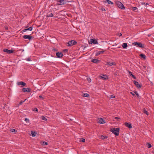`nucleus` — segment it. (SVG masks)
<instances>
[{"mask_svg": "<svg viewBox=\"0 0 154 154\" xmlns=\"http://www.w3.org/2000/svg\"><path fill=\"white\" fill-rule=\"evenodd\" d=\"M22 51H24V50L23 49V50H22Z\"/></svg>", "mask_w": 154, "mask_h": 154, "instance_id": "nucleus-58", "label": "nucleus"}, {"mask_svg": "<svg viewBox=\"0 0 154 154\" xmlns=\"http://www.w3.org/2000/svg\"><path fill=\"white\" fill-rule=\"evenodd\" d=\"M33 111L38 112V110L36 108H35L33 110Z\"/></svg>", "mask_w": 154, "mask_h": 154, "instance_id": "nucleus-38", "label": "nucleus"}, {"mask_svg": "<svg viewBox=\"0 0 154 154\" xmlns=\"http://www.w3.org/2000/svg\"><path fill=\"white\" fill-rule=\"evenodd\" d=\"M22 90L24 92H30L31 91V89L29 88H23Z\"/></svg>", "mask_w": 154, "mask_h": 154, "instance_id": "nucleus-11", "label": "nucleus"}, {"mask_svg": "<svg viewBox=\"0 0 154 154\" xmlns=\"http://www.w3.org/2000/svg\"><path fill=\"white\" fill-rule=\"evenodd\" d=\"M106 1L108 4H113V3L109 0H106Z\"/></svg>", "mask_w": 154, "mask_h": 154, "instance_id": "nucleus-24", "label": "nucleus"}, {"mask_svg": "<svg viewBox=\"0 0 154 154\" xmlns=\"http://www.w3.org/2000/svg\"><path fill=\"white\" fill-rule=\"evenodd\" d=\"M146 146L147 147L149 148H151L152 146L151 144L149 143L146 144Z\"/></svg>", "mask_w": 154, "mask_h": 154, "instance_id": "nucleus-25", "label": "nucleus"}, {"mask_svg": "<svg viewBox=\"0 0 154 154\" xmlns=\"http://www.w3.org/2000/svg\"><path fill=\"white\" fill-rule=\"evenodd\" d=\"M134 84L136 86L137 88H140L141 87V84H139L138 82L134 80L133 82Z\"/></svg>", "mask_w": 154, "mask_h": 154, "instance_id": "nucleus-8", "label": "nucleus"}, {"mask_svg": "<svg viewBox=\"0 0 154 154\" xmlns=\"http://www.w3.org/2000/svg\"><path fill=\"white\" fill-rule=\"evenodd\" d=\"M143 112L144 113V108L143 109Z\"/></svg>", "mask_w": 154, "mask_h": 154, "instance_id": "nucleus-53", "label": "nucleus"}, {"mask_svg": "<svg viewBox=\"0 0 154 154\" xmlns=\"http://www.w3.org/2000/svg\"><path fill=\"white\" fill-rule=\"evenodd\" d=\"M137 9V8L136 7H132L131 9V10L133 11H135Z\"/></svg>", "mask_w": 154, "mask_h": 154, "instance_id": "nucleus-27", "label": "nucleus"}, {"mask_svg": "<svg viewBox=\"0 0 154 154\" xmlns=\"http://www.w3.org/2000/svg\"><path fill=\"white\" fill-rule=\"evenodd\" d=\"M110 131L112 132L116 136H118L119 135V128H113L110 129Z\"/></svg>", "mask_w": 154, "mask_h": 154, "instance_id": "nucleus-1", "label": "nucleus"}, {"mask_svg": "<svg viewBox=\"0 0 154 154\" xmlns=\"http://www.w3.org/2000/svg\"><path fill=\"white\" fill-rule=\"evenodd\" d=\"M23 37L24 39H28L29 40L33 39L34 37L33 36H31L30 35H24Z\"/></svg>", "mask_w": 154, "mask_h": 154, "instance_id": "nucleus-7", "label": "nucleus"}, {"mask_svg": "<svg viewBox=\"0 0 154 154\" xmlns=\"http://www.w3.org/2000/svg\"><path fill=\"white\" fill-rule=\"evenodd\" d=\"M56 55L57 57L60 58L63 56V54L61 52H57L56 53Z\"/></svg>", "mask_w": 154, "mask_h": 154, "instance_id": "nucleus-10", "label": "nucleus"}, {"mask_svg": "<svg viewBox=\"0 0 154 154\" xmlns=\"http://www.w3.org/2000/svg\"><path fill=\"white\" fill-rule=\"evenodd\" d=\"M145 114H146L147 115H148V112H147L145 110Z\"/></svg>", "mask_w": 154, "mask_h": 154, "instance_id": "nucleus-43", "label": "nucleus"}, {"mask_svg": "<svg viewBox=\"0 0 154 154\" xmlns=\"http://www.w3.org/2000/svg\"><path fill=\"white\" fill-rule=\"evenodd\" d=\"M116 4L119 8L123 9H125V7L124 5L119 1H116Z\"/></svg>", "mask_w": 154, "mask_h": 154, "instance_id": "nucleus-2", "label": "nucleus"}, {"mask_svg": "<svg viewBox=\"0 0 154 154\" xmlns=\"http://www.w3.org/2000/svg\"><path fill=\"white\" fill-rule=\"evenodd\" d=\"M90 44L93 43L94 44H97L98 43L97 40L95 39H91L90 40V42H89Z\"/></svg>", "mask_w": 154, "mask_h": 154, "instance_id": "nucleus-5", "label": "nucleus"}, {"mask_svg": "<svg viewBox=\"0 0 154 154\" xmlns=\"http://www.w3.org/2000/svg\"><path fill=\"white\" fill-rule=\"evenodd\" d=\"M101 79H102L103 80H106L107 79V77L106 76V77H104L101 76Z\"/></svg>", "mask_w": 154, "mask_h": 154, "instance_id": "nucleus-34", "label": "nucleus"}, {"mask_svg": "<svg viewBox=\"0 0 154 154\" xmlns=\"http://www.w3.org/2000/svg\"><path fill=\"white\" fill-rule=\"evenodd\" d=\"M137 47H140V48H143V44L141 43L138 42V44L137 45Z\"/></svg>", "mask_w": 154, "mask_h": 154, "instance_id": "nucleus-21", "label": "nucleus"}, {"mask_svg": "<svg viewBox=\"0 0 154 154\" xmlns=\"http://www.w3.org/2000/svg\"><path fill=\"white\" fill-rule=\"evenodd\" d=\"M83 96L84 97H88L89 96V94H87V93H84L83 94Z\"/></svg>", "mask_w": 154, "mask_h": 154, "instance_id": "nucleus-23", "label": "nucleus"}, {"mask_svg": "<svg viewBox=\"0 0 154 154\" xmlns=\"http://www.w3.org/2000/svg\"><path fill=\"white\" fill-rule=\"evenodd\" d=\"M130 93L133 96H135V94H134L133 92H130Z\"/></svg>", "mask_w": 154, "mask_h": 154, "instance_id": "nucleus-44", "label": "nucleus"}, {"mask_svg": "<svg viewBox=\"0 0 154 154\" xmlns=\"http://www.w3.org/2000/svg\"><path fill=\"white\" fill-rule=\"evenodd\" d=\"M63 51L65 53H67L68 51V50L67 49H65L63 50Z\"/></svg>", "mask_w": 154, "mask_h": 154, "instance_id": "nucleus-40", "label": "nucleus"}, {"mask_svg": "<svg viewBox=\"0 0 154 154\" xmlns=\"http://www.w3.org/2000/svg\"><path fill=\"white\" fill-rule=\"evenodd\" d=\"M133 92H134V93H135L136 94V95L138 97H139V95L137 91H134Z\"/></svg>", "mask_w": 154, "mask_h": 154, "instance_id": "nucleus-26", "label": "nucleus"}, {"mask_svg": "<svg viewBox=\"0 0 154 154\" xmlns=\"http://www.w3.org/2000/svg\"><path fill=\"white\" fill-rule=\"evenodd\" d=\"M106 64L109 66L116 65V63L112 62H108L106 63Z\"/></svg>", "mask_w": 154, "mask_h": 154, "instance_id": "nucleus-13", "label": "nucleus"}, {"mask_svg": "<svg viewBox=\"0 0 154 154\" xmlns=\"http://www.w3.org/2000/svg\"><path fill=\"white\" fill-rule=\"evenodd\" d=\"M140 57H141L142 58H143L144 59V54H140L139 55Z\"/></svg>", "mask_w": 154, "mask_h": 154, "instance_id": "nucleus-28", "label": "nucleus"}, {"mask_svg": "<svg viewBox=\"0 0 154 154\" xmlns=\"http://www.w3.org/2000/svg\"><path fill=\"white\" fill-rule=\"evenodd\" d=\"M102 10L103 11H106L105 9H104H104H102Z\"/></svg>", "mask_w": 154, "mask_h": 154, "instance_id": "nucleus-51", "label": "nucleus"}, {"mask_svg": "<svg viewBox=\"0 0 154 154\" xmlns=\"http://www.w3.org/2000/svg\"><path fill=\"white\" fill-rule=\"evenodd\" d=\"M128 73H129V75L130 76H131L134 79H136V77L134 75H133L132 74V73L131 72L129 71Z\"/></svg>", "mask_w": 154, "mask_h": 154, "instance_id": "nucleus-15", "label": "nucleus"}, {"mask_svg": "<svg viewBox=\"0 0 154 154\" xmlns=\"http://www.w3.org/2000/svg\"><path fill=\"white\" fill-rule=\"evenodd\" d=\"M87 80L89 82H90L91 81V79L89 78L87 79Z\"/></svg>", "mask_w": 154, "mask_h": 154, "instance_id": "nucleus-39", "label": "nucleus"}, {"mask_svg": "<svg viewBox=\"0 0 154 154\" xmlns=\"http://www.w3.org/2000/svg\"><path fill=\"white\" fill-rule=\"evenodd\" d=\"M22 31H23V32H26V29H25L23 30Z\"/></svg>", "mask_w": 154, "mask_h": 154, "instance_id": "nucleus-50", "label": "nucleus"}, {"mask_svg": "<svg viewBox=\"0 0 154 154\" xmlns=\"http://www.w3.org/2000/svg\"><path fill=\"white\" fill-rule=\"evenodd\" d=\"M122 48H125V49L126 48L128 47L127 44V43H123L122 45Z\"/></svg>", "mask_w": 154, "mask_h": 154, "instance_id": "nucleus-18", "label": "nucleus"}, {"mask_svg": "<svg viewBox=\"0 0 154 154\" xmlns=\"http://www.w3.org/2000/svg\"><path fill=\"white\" fill-rule=\"evenodd\" d=\"M104 52V51L103 50L100 51H98L96 53V56H97L103 53Z\"/></svg>", "mask_w": 154, "mask_h": 154, "instance_id": "nucleus-16", "label": "nucleus"}, {"mask_svg": "<svg viewBox=\"0 0 154 154\" xmlns=\"http://www.w3.org/2000/svg\"><path fill=\"white\" fill-rule=\"evenodd\" d=\"M107 138V137L106 136H103L101 135L100 136V139L102 140H104L105 139H106Z\"/></svg>", "mask_w": 154, "mask_h": 154, "instance_id": "nucleus-20", "label": "nucleus"}, {"mask_svg": "<svg viewBox=\"0 0 154 154\" xmlns=\"http://www.w3.org/2000/svg\"><path fill=\"white\" fill-rule=\"evenodd\" d=\"M68 1H66L65 0H58L57 2L59 3L58 4L59 5H63L66 4V2H68Z\"/></svg>", "mask_w": 154, "mask_h": 154, "instance_id": "nucleus-6", "label": "nucleus"}, {"mask_svg": "<svg viewBox=\"0 0 154 154\" xmlns=\"http://www.w3.org/2000/svg\"><path fill=\"white\" fill-rule=\"evenodd\" d=\"M103 75V76H105V75Z\"/></svg>", "mask_w": 154, "mask_h": 154, "instance_id": "nucleus-57", "label": "nucleus"}, {"mask_svg": "<svg viewBox=\"0 0 154 154\" xmlns=\"http://www.w3.org/2000/svg\"><path fill=\"white\" fill-rule=\"evenodd\" d=\"M115 119H120L119 118L117 117H115Z\"/></svg>", "mask_w": 154, "mask_h": 154, "instance_id": "nucleus-47", "label": "nucleus"}, {"mask_svg": "<svg viewBox=\"0 0 154 154\" xmlns=\"http://www.w3.org/2000/svg\"><path fill=\"white\" fill-rule=\"evenodd\" d=\"M100 61L99 60L97 59H94L91 60V62L94 63H97L99 62Z\"/></svg>", "mask_w": 154, "mask_h": 154, "instance_id": "nucleus-19", "label": "nucleus"}, {"mask_svg": "<svg viewBox=\"0 0 154 154\" xmlns=\"http://www.w3.org/2000/svg\"><path fill=\"white\" fill-rule=\"evenodd\" d=\"M11 131L12 132H17V131L16 130L13 128L11 129Z\"/></svg>", "mask_w": 154, "mask_h": 154, "instance_id": "nucleus-30", "label": "nucleus"}, {"mask_svg": "<svg viewBox=\"0 0 154 154\" xmlns=\"http://www.w3.org/2000/svg\"><path fill=\"white\" fill-rule=\"evenodd\" d=\"M151 34H148V35H147V36H148V37H149L150 36H151Z\"/></svg>", "mask_w": 154, "mask_h": 154, "instance_id": "nucleus-52", "label": "nucleus"}, {"mask_svg": "<svg viewBox=\"0 0 154 154\" xmlns=\"http://www.w3.org/2000/svg\"><path fill=\"white\" fill-rule=\"evenodd\" d=\"M48 144V143L47 142L44 141L42 143V145H46Z\"/></svg>", "mask_w": 154, "mask_h": 154, "instance_id": "nucleus-35", "label": "nucleus"}, {"mask_svg": "<svg viewBox=\"0 0 154 154\" xmlns=\"http://www.w3.org/2000/svg\"><path fill=\"white\" fill-rule=\"evenodd\" d=\"M32 29V27H30L29 28V30L31 31Z\"/></svg>", "mask_w": 154, "mask_h": 154, "instance_id": "nucleus-42", "label": "nucleus"}, {"mask_svg": "<svg viewBox=\"0 0 154 154\" xmlns=\"http://www.w3.org/2000/svg\"><path fill=\"white\" fill-rule=\"evenodd\" d=\"M26 60L28 61H32L31 58L30 57H28L26 59Z\"/></svg>", "mask_w": 154, "mask_h": 154, "instance_id": "nucleus-37", "label": "nucleus"}, {"mask_svg": "<svg viewBox=\"0 0 154 154\" xmlns=\"http://www.w3.org/2000/svg\"><path fill=\"white\" fill-rule=\"evenodd\" d=\"M77 43V42L75 40H72L69 41L68 43V46L69 47L71 46L74 45L76 44Z\"/></svg>", "mask_w": 154, "mask_h": 154, "instance_id": "nucleus-3", "label": "nucleus"}, {"mask_svg": "<svg viewBox=\"0 0 154 154\" xmlns=\"http://www.w3.org/2000/svg\"><path fill=\"white\" fill-rule=\"evenodd\" d=\"M148 5V4L146 3V4L145 3V5Z\"/></svg>", "mask_w": 154, "mask_h": 154, "instance_id": "nucleus-55", "label": "nucleus"}, {"mask_svg": "<svg viewBox=\"0 0 154 154\" xmlns=\"http://www.w3.org/2000/svg\"><path fill=\"white\" fill-rule=\"evenodd\" d=\"M110 97L112 98H114L115 97V96L113 95H110Z\"/></svg>", "mask_w": 154, "mask_h": 154, "instance_id": "nucleus-41", "label": "nucleus"}, {"mask_svg": "<svg viewBox=\"0 0 154 154\" xmlns=\"http://www.w3.org/2000/svg\"><path fill=\"white\" fill-rule=\"evenodd\" d=\"M53 50H54V51H57V50L56 48H53L52 49Z\"/></svg>", "mask_w": 154, "mask_h": 154, "instance_id": "nucleus-45", "label": "nucleus"}, {"mask_svg": "<svg viewBox=\"0 0 154 154\" xmlns=\"http://www.w3.org/2000/svg\"><path fill=\"white\" fill-rule=\"evenodd\" d=\"M54 15L52 13L49 12L47 14L46 17H52Z\"/></svg>", "mask_w": 154, "mask_h": 154, "instance_id": "nucleus-17", "label": "nucleus"}, {"mask_svg": "<svg viewBox=\"0 0 154 154\" xmlns=\"http://www.w3.org/2000/svg\"><path fill=\"white\" fill-rule=\"evenodd\" d=\"M3 51L5 52H6L8 54H11L14 52V51L13 50H9L7 49H4L3 50Z\"/></svg>", "mask_w": 154, "mask_h": 154, "instance_id": "nucleus-4", "label": "nucleus"}, {"mask_svg": "<svg viewBox=\"0 0 154 154\" xmlns=\"http://www.w3.org/2000/svg\"><path fill=\"white\" fill-rule=\"evenodd\" d=\"M26 99L24 101H22V100H21L20 101V103H19V105H21L23 104V103H24L26 100Z\"/></svg>", "mask_w": 154, "mask_h": 154, "instance_id": "nucleus-32", "label": "nucleus"}, {"mask_svg": "<svg viewBox=\"0 0 154 154\" xmlns=\"http://www.w3.org/2000/svg\"><path fill=\"white\" fill-rule=\"evenodd\" d=\"M98 123L100 124H104L105 123V122H104L102 118H100L99 119Z\"/></svg>", "mask_w": 154, "mask_h": 154, "instance_id": "nucleus-14", "label": "nucleus"}, {"mask_svg": "<svg viewBox=\"0 0 154 154\" xmlns=\"http://www.w3.org/2000/svg\"><path fill=\"white\" fill-rule=\"evenodd\" d=\"M5 28L6 30H8V26H6Z\"/></svg>", "mask_w": 154, "mask_h": 154, "instance_id": "nucleus-49", "label": "nucleus"}, {"mask_svg": "<svg viewBox=\"0 0 154 154\" xmlns=\"http://www.w3.org/2000/svg\"><path fill=\"white\" fill-rule=\"evenodd\" d=\"M118 35L119 36H120L122 35V34L121 33H118Z\"/></svg>", "mask_w": 154, "mask_h": 154, "instance_id": "nucleus-46", "label": "nucleus"}, {"mask_svg": "<svg viewBox=\"0 0 154 154\" xmlns=\"http://www.w3.org/2000/svg\"><path fill=\"white\" fill-rule=\"evenodd\" d=\"M26 31L29 30V28L26 29Z\"/></svg>", "mask_w": 154, "mask_h": 154, "instance_id": "nucleus-54", "label": "nucleus"}, {"mask_svg": "<svg viewBox=\"0 0 154 154\" xmlns=\"http://www.w3.org/2000/svg\"><path fill=\"white\" fill-rule=\"evenodd\" d=\"M42 119L43 120H45V121H47V118H46L44 116H42Z\"/></svg>", "mask_w": 154, "mask_h": 154, "instance_id": "nucleus-29", "label": "nucleus"}, {"mask_svg": "<svg viewBox=\"0 0 154 154\" xmlns=\"http://www.w3.org/2000/svg\"><path fill=\"white\" fill-rule=\"evenodd\" d=\"M114 74H115V75H117L116 73V72Z\"/></svg>", "mask_w": 154, "mask_h": 154, "instance_id": "nucleus-56", "label": "nucleus"}, {"mask_svg": "<svg viewBox=\"0 0 154 154\" xmlns=\"http://www.w3.org/2000/svg\"><path fill=\"white\" fill-rule=\"evenodd\" d=\"M85 139L83 138H82L80 140V141L81 142H85Z\"/></svg>", "mask_w": 154, "mask_h": 154, "instance_id": "nucleus-31", "label": "nucleus"}, {"mask_svg": "<svg viewBox=\"0 0 154 154\" xmlns=\"http://www.w3.org/2000/svg\"><path fill=\"white\" fill-rule=\"evenodd\" d=\"M25 121L26 122V123H28L29 122V120L27 118H25Z\"/></svg>", "mask_w": 154, "mask_h": 154, "instance_id": "nucleus-36", "label": "nucleus"}, {"mask_svg": "<svg viewBox=\"0 0 154 154\" xmlns=\"http://www.w3.org/2000/svg\"><path fill=\"white\" fill-rule=\"evenodd\" d=\"M138 44V42H134V43H133L132 44L136 46L137 47Z\"/></svg>", "mask_w": 154, "mask_h": 154, "instance_id": "nucleus-33", "label": "nucleus"}, {"mask_svg": "<svg viewBox=\"0 0 154 154\" xmlns=\"http://www.w3.org/2000/svg\"><path fill=\"white\" fill-rule=\"evenodd\" d=\"M17 84L18 85H21V87L24 86L26 85V83L22 81L17 82Z\"/></svg>", "mask_w": 154, "mask_h": 154, "instance_id": "nucleus-9", "label": "nucleus"}, {"mask_svg": "<svg viewBox=\"0 0 154 154\" xmlns=\"http://www.w3.org/2000/svg\"><path fill=\"white\" fill-rule=\"evenodd\" d=\"M125 125L129 128H132V126L131 123H129L128 122H125Z\"/></svg>", "mask_w": 154, "mask_h": 154, "instance_id": "nucleus-12", "label": "nucleus"}, {"mask_svg": "<svg viewBox=\"0 0 154 154\" xmlns=\"http://www.w3.org/2000/svg\"><path fill=\"white\" fill-rule=\"evenodd\" d=\"M31 134L32 137H35L36 136V133L35 131H31Z\"/></svg>", "mask_w": 154, "mask_h": 154, "instance_id": "nucleus-22", "label": "nucleus"}, {"mask_svg": "<svg viewBox=\"0 0 154 154\" xmlns=\"http://www.w3.org/2000/svg\"><path fill=\"white\" fill-rule=\"evenodd\" d=\"M39 98H42V99H43V98L42 97V96L41 95L39 96Z\"/></svg>", "mask_w": 154, "mask_h": 154, "instance_id": "nucleus-48", "label": "nucleus"}]
</instances>
